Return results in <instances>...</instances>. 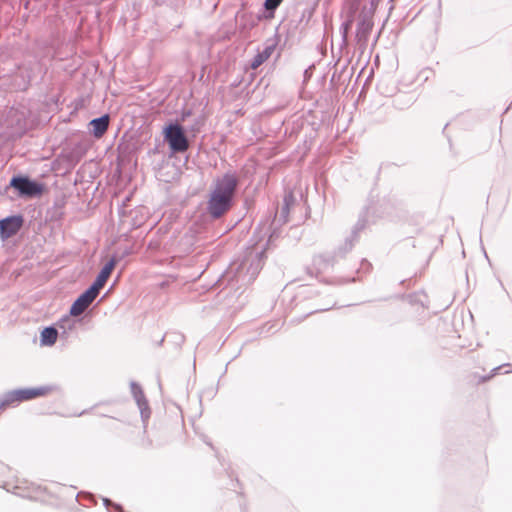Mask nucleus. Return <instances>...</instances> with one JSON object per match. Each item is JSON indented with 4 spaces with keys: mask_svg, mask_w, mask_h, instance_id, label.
I'll return each instance as SVG.
<instances>
[{
    "mask_svg": "<svg viewBox=\"0 0 512 512\" xmlns=\"http://www.w3.org/2000/svg\"><path fill=\"white\" fill-rule=\"evenodd\" d=\"M130 387L132 395L141 411V415L144 416L145 411L148 410V402L143 390L136 382H131Z\"/></svg>",
    "mask_w": 512,
    "mask_h": 512,
    "instance_id": "1a4fd4ad",
    "label": "nucleus"
},
{
    "mask_svg": "<svg viewBox=\"0 0 512 512\" xmlns=\"http://www.w3.org/2000/svg\"><path fill=\"white\" fill-rule=\"evenodd\" d=\"M90 125L92 126V133L96 138H100L107 131L109 126V116L103 115L99 118L91 120Z\"/></svg>",
    "mask_w": 512,
    "mask_h": 512,
    "instance_id": "9d476101",
    "label": "nucleus"
},
{
    "mask_svg": "<svg viewBox=\"0 0 512 512\" xmlns=\"http://www.w3.org/2000/svg\"><path fill=\"white\" fill-rule=\"evenodd\" d=\"M282 0H266L265 7L268 10H273L279 6Z\"/></svg>",
    "mask_w": 512,
    "mask_h": 512,
    "instance_id": "4468645a",
    "label": "nucleus"
},
{
    "mask_svg": "<svg viewBox=\"0 0 512 512\" xmlns=\"http://www.w3.org/2000/svg\"><path fill=\"white\" fill-rule=\"evenodd\" d=\"M116 264V260L114 258H111L101 269L99 274L97 275L95 281L90 286L93 290H95L98 294L100 289L104 286L107 279L109 278L112 270L114 269Z\"/></svg>",
    "mask_w": 512,
    "mask_h": 512,
    "instance_id": "6e6552de",
    "label": "nucleus"
},
{
    "mask_svg": "<svg viewBox=\"0 0 512 512\" xmlns=\"http://www.w3.org/2000/svg\"><path fill=\"white\" fill-rule=\"evenodd\" d=\"M347 245H348V249H351V247H352V242H349Z\"/></svg>",
    "mask_w": 512,
    "mask_h": 512,
    "instance_id": "dca6fc26",
    "label": "nucleus"
},
{
    "mask_svg": "<svg viewBox=\"0 0 512 512\" xmlns=\"http://www.w3.org/2000/svg\"><path fill=\"white\" fill-rule=\"evenodd\" d=\"M263 253V248H249L241 259L231 263L226 273L227 277L232 275L237 282L249 284L262 268Z\"/></svg>",
    "mask_w": 512,
    "mask_h": 512,
    "instance_id": "f03ea898",
    "label": "nucleus"
},
{
    "mask_svg": "<svg viewBox=\"0 0 512 512\" xmlns=\"http://www.w3.org/2000/svg\"><path fill=\"white\" fill-rule=\"evenodd\" d=\"M372 29V23L369 20H362L357 26V37L359 40H365Z\"/></svg>",
    "mask_w": 512,
    "mask_h": 512,
    "instance_id": "f8f14e48",
    "label": "nucleus"
},
{
    "mask_svg": "<svg viewBox=\"0 0 512 512\" xmlns=\"http://www.w3.org/2000/svg\"><path fill=\"white\" fill-rule=\"evenodd\" d=\"M165 139L175 152H184L188 149V140L179 124H170L164 129Z\"/></svg>",
    "mask_w": 512,
    "mask_h": 512,
    "instance_id": "7ed1b4c3",
    "label": "nucleus"
},
{
    "mask_svg": "<svg viewBox=\"0 0 512 512\" xmlns=\"http://www.w3.org/2000/svg\"><path fill=\"white\" fill-rule=\"evenodd\" d=\"M98 293L89 287L85 292H83L71 305L70 314L72 316L81 315L90 304L96 299Z\"/></svg>",
    "mask_w": 512,
    "mask_h": 512,
    "instance_id": "423d86ee",
    "label": "nucleus"
},
{
    "mask_svg": "<svg viewBox=\"0 0 512 512\" xmlns=\"http://www.w3.org/2000/svg\"><path fill=\"white\" fill-rule=\"evenodd\" d=\"M22 220L19 217H8L0 220V235L3 239L16 234L20 229Z\"/></svg>",
    "mask_w": 512,
    "mask_h": 512,
    "instance_id": "0eeeda50",
    "label": "nucleus"
},
{
    "mask_svg": "<svg viewBox=\"0 0 512 512\" xmlns=\"http://www.w3.org/2000/svg\"><path fill=\"white\" fill-rule=\"evenodd\" d=\"M269 52L267 50L261 52V53H258L252 60L251 62V67L253 69H256L257 67H259L264 61H266L269 57Z\"/></svg>",
    "mask_w": 512,
    "mask_h": 512,
    "instance_id": "ddd939ff",
    "label": "nucleus"
},
{
    "mask_svg": "<svg viewBox=\"0 0 512 512\" xmlns=\"http://www.w3.org/2000/svg\"><path fill=\"white\" fill-rule=\"evenodd\" d=\"M10 185L15 188L21 196H35L42 192V187L25 177H13Z\"/></svg>",
    "mask_w": 512,
    "mask_h": 512,
    "instance_id": "39448f33",
    "label": "nucleus"
},
{
    "mask_svg": "<svg viewBox=\"0 0 512 512\" xmlns=\"http://www.w3.org/2000/svg\"><path fill=\"white\" fill-rule=\"evenodd\" d=\"M292 199H293V196L291 193L284 197L283 213H285V214L288 213V208H289V205H290V202L292 201Z\"/></svg>",
    "mask_w": 512,
    "mask_h": 512,
    "instance_id": "2eb2a0df",
    "label": "nucleus"
},
{
    "mask_svg": "<svg viewBox=\"0 0 512 512\" xmlns=\"http://www.w3.org/2000/svg\"><path fill=\"white\" fill-rule=\"evenodd\" d=\"M500 369H501V367H497V368H495L493 371H494V373H495L496 371H498V370H500Z\"/></svg>",
    "mask_w": 512,
    "mask_h": 512,
    "instance_id": "f3484780",
    "label": "nucleus"
},
{
    "mask_svg": "<svg viewBox=\"0 0 512 512\" xmlns=\"http://www.w3.org/2000/svg\"><path fill=\"white\" fill-rule=\"evenodd\" d=\"M48 390L49 389L47 387L15 390L7 394L6 398L0 403V405L1 407H5L9 403L30 400L46 394Z\"/></svg>",
    "mask_w": 512,
    "mask_h": 512,
    "instance_id": "20e7f679",
    "label": "nucleus"
},
{
    "mask_svg": "<svg viewBox=\"0 0 512 512\" xmlns=\"http://www.w3.org/2000/svg\"><path fill=\"white\" fill-rule=\"evenodd\" d=\"M58 331L54 327H46L40 334L41 346H52L57 341Z\"/></svg>",
    "mask_w": 512,
    "mask_h": 512,
    "instance_id": "9b49d317",
    "label": "nucleus"
},
{
    "mask_svg": "<svg viewBox=\"0 0 512 512\" xmlns=\"http://www.w3.org/2000/svg\"><path fill=\"white\" fill-rule=\"evenodd\" d=\"M237 184L236 176L231 173L215 180L208 201V211L214 218H219L230 208Z\"/></svg>",
    "mask_w": 512,
    "mask_h": 512,
    "instance_id": "f257e3e1",
    "label": "nucleus"
}]
</instances>
